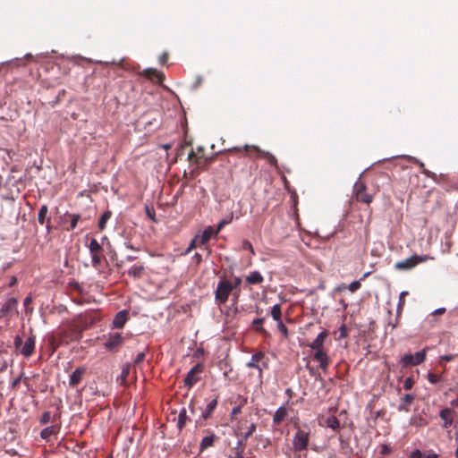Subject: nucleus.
Wrapping results in <instances>:
<instances>
[{
	"mask_svg": "<svg viewBox=\"0 0 458 458\" xmlns=\"http://www.w3.org/2000/svg\"><path fill=\"white\" fill-rule=\"evenodd\" d=\"M81 337V333L76 329H61L48 338V343L55 352L59 346L79 340Z\"/></svg>",
	"mask_w": 458,
	"mask_h": 458,
	"instance_id": "1",
	"label": "nucleus"
},
{
	"mask_svg": "<svg viewBox=\"0 0 458 458\" xmlns=\"http://www.w3.org/2000/svg\"><path fill=\"white\" fill-rule=\"evenodd\" d=\"M231 282L226 279H221L215 291V300L218 304H225L228 301L229 295L233 293Z\"/></svg>",
	"mask_w": 458,
	"mask_h": 458,
	"instance_id": "2",
	"label": "nucleus"
},
{
	"mask_svg": "<svg viewBox=\"0 0 458 458\" xmlns=\"http://www.w3.org/2000/svg\"><path fill=\"white\" fill-rule=\"evenodd\" d=\"M429 259H434L429 255H413L404 260L398 261L394 264V267L397 270H410L415 267L418 264L426 262Z\"/></svg>",
	"mask_w": 458,
	"mask_h": 458,
	"instance_id": "3",
	"label": "nucleus"
},
{
	"mask_svg": "<svg viewBox=\"0 0 458 458\" xmlns=\"http://www.w3.org/2000/svg\"><path fill=\"white\" fill-rule=\"evenodd\" d=\"M310 444V433L299 428L293 438V447L294 452H301L308 449Z\"/></svg>",
	"mask_w": 458,
	"mask_h": 458,
	"instance_id": "4",
	"label": "nucleus"
},
{
	"mask_svg": "<svg viewBox=\"0 0 458 458\" xmlns=\"http://www.w3.org/2000/svg\"><path fill=\"white\" fill-rule=\"evenodd\" d=\"M228 153H242L250 158H260L263 157L265 150H262L256 145H244L243 147H233L227 149Z\"/></svg>",
	"mask_w": 458,
	"mask_h": 458,
	"instance_id": "5",
	"label": "nucleus"
},
{
	"mask_svg": "<svg viewBox=\"0 0 458 458\" xmlns=\"http://www.w3.org/2000/svg\"><path fill=\"white\" fill-rule=\"evenodd\" d=\"M353 195L357 201L370 204L373 201V196L367 192V187L360 180L357 181L353 186Z\"/></svg>",
	"mask_w": 458,
	"mask_h": 458,
	"instance_id": "6",
	"label": "nucleus"
},
{
	"mask_svg": "<svg viewBox=\"0 0 458 458\" xmlns=\"http://www.w3.org/2000/svg\"><path fill=\"white\" fill-rule=\"evenodd\" d=\"M426 360V350L417 352L413 354H405L401 359L403 367L415 366L422 363Z\"/></svg>",
	"mask_w": 458,
	"mask_h": 458,
	"instance_id": "7",
	"label": "nucleus"
},
{
	"mask_svg": "<svg viewBox=\"0 0 458 458\" xmlns=\"http://www.w3.org/2000/svg\"><path fill=\"white\" fill-rule=\"evenodd\" d=\"M204 366L201 363H197L187 373L184 378V385L188 388H191L199 380V375L203 372Z\"/></svg>",
	"mask_w": 458,
	"mask_h": 458,
	"instance_id": "8",
	"label": "nucleus"
},
{
	"mask_svg": "<svg viewBox=\"0 0 458 458\" xmlns=\"http://www.w3.org/2000/svg\"><path fill=\"white\" fill-rule=\"evenodd\" d=\"M312 358L314 360L318 362V368L323 371L327 372L331 363V359L328 356L327 350H317L313 351Z\"/></svg>",
	"mask_w": 458,
	"mask_h": 458,
	"instance_id": "9",
	"label": "nucleus"
},
{
	"mask_svg": "<svg viewBox=\"0 0 458 458\" xmlns=\"http://www.w3.org/2000/svg\"><path fill=\"white\" fill-rule=\"evenodd\" d=\"M205 433L206 435L202 437L199 443V453H203L208 448L214 446L215 443L219 440V437L213 431L207 429Z\"/></svg>",
	"mask_w": 458,
	"mask_h": 458,
	"instance_id": "10",
	"label": "nucleus"
},
{
	"mask_svg": "<svg viewBox=\"0 0 458 458\" xmlns=\"http://www.w3.org/2000/svg\"><path fill=\"white\" fill-rule=\"evenodd\" d=\"M123 343V337L121 333H114L109 335L107 340L105 342L104 346L111 352H116Z\"/></svg>",
	"mask_w": 458,
	"mask_h": 458,
	"instance_id": "11",
	"label": "nucleus"
},
{
	"mask_svg": "<svg viewBox=\"0 0 458 458\" xmlns=\"http://www.w3.org/2000/svg\"><path fill=\"white\" fill-rule=\"evenodd\" d=\"M18 301L16 298H9L0 310L1 317H12L13 314L18 313L17 311Z\"/></svg>",
	"mask_w": 458,
	"mask_h": 458,
	"instance_id": "12",
	"label": "nucleus"
},
{
	"mask_svg": "<svg viewBox=\"0 0 458 458\" xmlns=\"http://www.w3.org/2000/svg\"><path fill=\"white\" fill-rule=\"evenodd\" d=\"M36 336L31 333L22 344L20 352L25 357H30L35 351Z\"/></svg>",
	"mask_w": 458,
	"mask_h": 458,
	"instance_id": "13",
	"label": "nucleus"
},
{
	"mask_svg": "<svg viewBox=\"0 0 458 458\" xmlns=\"http://www.w3.org/2000/svg\"><path fill=\"white\" fill-rule=\"evenodd\" d=\"M327 337H328V332L327 330H323L317 335V337L310 344H308V346L312 351L325 349L324 344Z\"/></svg>",
	"mask_w": 458,
	"mask_h": 458,
	"instance_id": "14",
	"label": "nucleus"
},
{
	"mask_svg": "<svg viewBox=\"0 0 458 458\" xmlns=\"http://www.w3.org/2000/svg\"><path fill=\"white\" fill-rule=\"evenodd\" d=\"M265 357V353L263 352H258L251 356L250 360L246 364L248 368H253L258 369L259 377H261L263 369L259 365V361H261Z\"/></svg>",
	"mask_w": 458,
	"mask_h": 458,
	"instance_id": "15",
	"label": "nucleus"
},
{
	"mask_svg": "<svg viewBox=\"0 0 458 458\" xmlns=\"http://www.w3.org/2000/svg\"><path fill=\"white\" fill-rule=\"evenodd\" d=\"M246 284L250 285L261 284L264 282V276L259 271H251L245 277Z\"/></svg>",
	"mask_w": 458,
	"mask_h": 458,
	"instance_id": "16",
	"label": "nucleus"
},
{
	"mask_svg": "<svg viewBox=\"0 0 458 458\" xmlns=\"http://www.w3.org/2000/svg\"><path fill=\"white\" fill-rule=\"evenodd\" d=\"M141 74L144 77H146L153 81H157V82H162L165 78L164 73L159 72L157 70L153 69V68H148V69L143 70Z\"/></svg>",
	"mask_w": 458,
	"mask_h": 458,
	"instance_id": "17",
	"label": "nucleus"
},
{
	"mask_svg": "<svg viewBox=\"0 0 458 458\" xmlns=\"http://www.w3.org/2000/svg\"><path fill=\"white\" fill-rule=\"evenodd\" d=\"M129 318V312L125 310H120L114 318L113 326L115 328H123Z\"/></svg>",
	"mask_w": 458,
	"mask_h": 458,
	"instance_id": "18",
	"label": "nucleus"
},
{
	"mask_svg": "<svg viewBox=\"0 0 458 458\" xmlns=\"http://www.w3.org/2000/svg\"><path fill=\"white\" fill-rule=\"evenodd\" d=\"M85 371L83 367L77 368L70 376L69 385L72 387L78 386L81 382Z\"/></svg>",
	"mask_w": 458,
	"mask_h": 458,
	"instance_id": "19",
	"label": "nucleus"
},
{
	"mask_svg": "<svg viewBox=\"0 0 458 458\" xmlns=\"http://www.w3.org/2000/svg\"><path fill=\"white\" fill-rule=\"evenodd\" d=\"M68 218L70 219L69 225L65 226L64 229L66 231H72L76 228L79 220L81 219V216L78 214H69L65 213L64 216V224L67 223Z\"/></svg>",
	"mask_w": 458,
	"mask_h": 458,
	"instance_id": "20",
	"label": "nucleus"
},
{
	"mask_svg": "<svg viewBox=\"0 0 458 458\" xmlns=\"http://www.w3.org/2000/svg\"><path fill=\"white\" fill-rule=\"evenodd\" d=\"M218 234V232L216 231V229L215 230L212 226H208L207 227L200 238H199V244L201 245H205L208 243V242L214 236H216Z\"/></svg>",
	"mask_w": 458,
	"mask_h": 458,
	"instance_id": "21",
	"label": "nucleus"
},
{
	"mask_svg": "<svg viewBox=\"0 0 458 458\" xmlns=\"http://www.w3.org/2000/svg\"><path fill=\"white\" fill-rule=\"evenodd\" d=\"M454 411L450 408H445L440 411V418L444 420V427L449 428L453 424Z\"/></svg>",
	"mask_w": 458,
	"mask_h": 458,
	"instance_id": "22",
	"label": "nucleus"
},
{
	"mask_svg": "<svg viewBox=\"0 0 458 458\" xmlns=\"http://www.w3.org/2000/svg\"><path fill=\"white\" fill-rule=\"evenodd\" d=\"M266 318H258L251 322V327L264 336H269V333L263 327Z\"/></svg>",
	"mask_w": 458,
	"mask_h": 458,
	"instance_id": "23",
	"label": "nucleus"
},
{
	"mask_svg": "<svg viewBox=\"0 0 458 458\" xmlns=\"http://www.w3.org/2000/svg\"><path fill=\"white\" fill-rule=\"evenodd\" d=\"M288 415V411L285 407L284 406H281L279 407L274 416H273V423L275 425H280L284 420L285 418L287 417Z\"/></svg>",
	"mask_w": 458,
	"mask_h": 458,
	"instance_id": "24",
	"label": "nucleus"
},
{
	"mask_svg": "<svg viewBox=\"0 0 458 458\" xmlns=\"http://www.w3.org/2000/svg\"><path fill=\"white\" fill-rule=\"evenodd\" d=\"M414 399H415V395L414 394H406L402 398V403H400V405L398 407V411H410V406L412 403V402L414 401Z\"/></svg>",
	"mask_w": 458,
	"mask_h": 458,
	"instance_id": "25",
	"label": "nucleus"
},
{
	"mask_svg": "<svg viewBox=\"0 0 458 458\" xmlns=\"http://www.w3.org/2000/svg\"><path fill=\"white\" fill-rule=\"evenodd\" d=\"M217 399L218 397H215L213 398L210 402H208V403L207 404L205 410L202 411V414H201V417L204 419V420H207L208 419L211 414L213 413V411L216 410V406H217Z\"/></svg>",
	"mask_w": 458,
	"mask_h": 458,
	"instance_id": "26",
	"label": "nucleus"
},
{
	"mask_svg": "<svg viewBox=\"0 0 458 458\" xmlns=\"http://www.w3.org/2000/svg\"><path fill=\"white\" fill-rule=\"evenodd\" d=\"M145 272L143 265H134L128 270V275L134 279H140Z\"/></svg>",
	"mask_w": 458,
	"mask_h": 458,
	"instance_id": "27",
	"label": "nucleus"
},
{
	"mask_svg": "<svg viewBox=\"0 0 458 458\" xmlns=\"http://www.w3.org/2000/svg\"><path fill=\"white\" fill-rule=\"evenodd\" d=\"M322 425L330 428L335 431H337L340 428V421L335 416H329L326 418Z\"/></svg>",
	"mask_w": 458,
	"mask_h": 458,
	"instance_id": "28",
	"label": "nucleus"
},
{
	"mask_svg": "<svg viewBox=\"0 0 458 458\" xmlns=\"http://www.w3.org/2000/svg\"><path fill=\"white\" fill-rule=\"evenodd\" d=\"M48 214V207L47 205H42L39 208L38 213V221L40 225H45L46 221L47 219H50V217L47 216Z\"/></svg>",
	"mask_w": 458,
	"mask_h": 458,
	"instance_id": "29",
	"label": "nucleus"
},
{
	"mask_svg": "<svg viewBox=\"0 0 458 458\" xmlns=\"http://www.w3.org/2000/svg\"><path fill=\"white\" fill-rule=\"evenodd\" d=\"M57 432L58 428L56 426L47 427L40 432V437L45 440H48L51 436L56 435Z\"/></svg>",
	"mask_w": 458,
	"mask_h": 458,
	"instance_id": "30",
	"label": "nucleus"
},
{
	"mask_svg": "<svg viewBox=\"0 0 458 458\" xmlns=\"http://www.w3.org/2000/svg\"><path fill=\"white\" fill-rule=\"evenodd\" d=\"M92 266L95 269L100 270L101 263L105 259V256L102 252L91 253Z\"/></svg>",
	"mask_w": 458,
	"mask_h": 458,
	"instance_id": "31",
	"label": "nucleus"
},
{
	"mask_svg": "<svg viewBox=\"0 0 458 458\" xmlns=\"http://www.w3.org/2000/svg\"><path fill=\"white\" fill-rule=\"evenodd\" d=\"M261 158H264L270 165L274 166L276 169H279L276 157L270 152L265 151Z\"/></svg>",
	"mask_w": 458,
	"mask_h": 458,
	"instance_id": "32",
	"label": "nucleus"
},
{
	"mask_svg": "<svg viewBox=\"0 0 458 458\" xmlns=\"http://www.w3.org/2000/svg\"><path fill=\"white\" fill-rule=\"evenodd\" d=\"M89 250L90 254L103 252L102 246L99 244V242L95 238H92L90 240L89 244Z\"/></svg>",
	"mask_w": 458,
	"mask_h": 458,
	"instance_id": "33",
	"label": "nucleus"
},
{
	"mask_svg": "<svg viewBox=\"0 0 458 458\" xmlns=\"http://www.w3.org/2000/svg\"><path fill=\"white\" fill-rule=\"evenodd\" d=\"M270 315L274 320L281 321L282 320V309L280 304H276L272 307Z\"/></svg>",
	"mask_w": 458,
	"mask_h": 458,
	"instance_id": "34",
	"label": "nucleus"
},
{
	"mask_svg": "<svg viewBox=\"0 0 458 458\" xmlns=\"http://www.w3.org/2000/svg\"><path fill=\"white\" fill-rule=\"evenodd\" d=\"M112 216V212L110 210L105 211L98 221V227L100 230H103L106 227V222L110 219Z\"/></svg>",
	"mask_w": 458,
	"mask_h": 458,
	"instance_id": "35",
	"label": "nucleus"
},
{
	"mask_svg": "<svg viewBox=\"0 0 458 458\" xmlns=\"http://www.w3.org/2000/svg\"><path fill=\"white\" fill-rule=\"evenodd\" d=\"M427 378L429 383L436 385L439 382L444 381L443 374H437L433 372H428L427 375Z\"/></svg>",
	"mask_w": 458,
	"mask_h": 458,
	"instance_id": "36",
	"label": "nucleus"
},
{
	"mask_svg": "<svg viewBox=\"0 0 458 458\" xmlns=\"http://www.w3.org/2000/svg\"><path fill=\"white\" fill-rule=\"evenodd\" d=\"M187 415L186 410L182 409L178 415L177 427L180 430H182L186 424Z\"/></svg>",
	"mask_w": 458,
	"mask_h": 458,
	"instance_id": "37",
	"label": "nucleus"
},
{
	"mask_svg": "<svg viewBox=\"0 0 458 458\" xmlns=\"http://www.w3.org/2000/svg\"><path fill=\"white\" fill-rule=\"evenodd\" d=\"M360 286H361L360 281H353L348 286H346L345 284H342L341 286H339L338 289L343 290V289L348 288L352 293H354L357 290H359L360 288Z\"/></svg>",
	"mask_w": 458,
	"mask_h": 458,
	"instance_id": "38",
	"label": "nucleus"
},
{
	"mask_svg": "<svg viewBox=\"0 0 458 458\" xmlns=\"http://www.w3.org/2000/svg\"><path fill=\"white\" fill-rule=\"evenodd\" d=\"M233 216L231 214L229 216L221 220L216 226V231L219 233L226 225H229L233 221Z\"/></svg>",
	"mask_w": 458,
	"mask_h": 458,
	"instance_id": "39",
	"label": "nucleus"
},
{
	"mask_svg": "<svg viewBox=\"0 0 458 458\" xmlns=\"http://www.w3.org/2000/svg\"><path fill=\"white\" fill-rule=\"evenodd\" d=\"M277 325V329L279 330V332L284 335V338H287L288 337V328L285 327V325L283 323V321H277L276 322Z\"/></svg>",
	"mask_w": 458,
	"mask_h": 458,
	"instance_id": "40",
	"label": "nucleus"
},
{
	"mask_svg": "<svg viewBox=\"0 0 458 458\" xmlns=\"http://www.w3.org/2000/svg\"><path fill=\"white\" fill-rule=\"evenodd\" d=\"M257 425L255 423H251L248 428V430L243 433V439L247 440L249 437L252 436V434L256 431Z\"/></svg>",
	"mask_w": 458,
	"mask_h": 458,
	"instance_id": "41",
	"label": "nucleus"
},
{
	"mask_svg": "<svg viewBox=\"0 0 458 458\" xmlns=\"http://www.w3.org/2000/svg\"><path fill=\"white\" fill-rule=\"evenodd\" d=\"M242 249L244 250H250L251 255H253V256L255 255L254 248H253L252 244L250 243V242H249L248 240H244L242 242Z\"/></svg>",
	"mask_w": 458,
	"mask_h": 458,
	"instance_id": "42",
	"label": "nucleus"
},
{
	"mask_svg": "<svg viewBox=\"0 0 458 458\" xmlns=\"http://www.w3.org/2000/svg\"><path fill=\"white\" fill-rule=\"evenodd\" d=\"M246 403V400L243 399L238 406H235L231 412V416L234 417L242 412V406Z\"/></svg>",
	"mask_w": 458,
	"mask_h": 458,
	"instance_id": "43",
	"label": "nucleus"
},
{
	"mask_svg": "<svg viewBox=\"0 0 458 458\" xmlns=\"http://www.w3.org/2000/svg\"><path fill=\"white\" fill-rule=\"evenodd\" d=\"M456 355H454V354H447V355H443L439 358V364L440 365H443L445 362H449L451 360H453L454 359Z\"/></svg>",
	"mask_w": 458,
	"mask_h": 458,
	"instance_id": "44",
	"label": "nucleus"
},
{
	"mask_svg": "<svg viewBox=\"0 0 458 458\" xmlns=\"http://www.w3.org/2000/svg\"><path fill=\"white\" fill-rule=\"evenodd\" d=\"M50 420H51V412L45 411L40 418V423L45 425V424H47Z\"/></svg>",
	"mask_w": 458,
	"mask_h": 458,
	"instance_id": "45",
	"label": "nucleus"
},
{
	"mask_svg": "<svg viewBox=\"0 0 458 458\" xmlns=\"http://www.w3.org/2000/svg\"><path fill=\"white\" fill-rule=\"evenodd\" d=\"M414 385V380L412 379V377H409L407 378H405L404 382H403V388L405 390H410L412 388Z\"/></svg>",
	"mask_w": 458,
	"mask_h": 458,
	"instance_id": "46",
	"label": "nucleus"
},
{
	"mask_svg": "<svg viewBox=\"0 0 458 458\" xmlns=\"http://www.w3.org/2000/svg\"><path fill=\"white\" fill-rule=\"evenodd\" d=\"M405 304V299L399 296L398 307H397V318L401 316L403 309Z\"/></svg>",
	"mask_w": 458,
	"mask_h": 458,
	"instance_id": "47",
	"label": "nucleus"
},
{
	"mask_svg": "<svg viewBox=\"0 0 458 458\" xmlns=\"http://www.w3.org/2000/svg\"><path fill=\"white\" fill-rule=\"evenodd\" d=\"M242 282V280L240 276H234L233 282H231V286L233 287V291L238 289L239 286L241 285Z\"/></svg>",
	"mask_w": 458,
	"mask_h": 458,
	"instance_id": "48",
	"label": "nucleus"
},
{
	"mask_svg": "<svg viewBox=\"0 0 458 458\" xmlns=\"http://www.w3.org/2000/svg\"><path fill=\"white\" fill-rule=\"evenodd\" d=\"M392 452V448L388 445H382L380 446V454L382 455H388Z\"/></svg>",
	"mask_w": 458,
	"mask_h": 458,
	"instance_id": "49",
	"label": "nucleus"
},
{
	"mask_svg": "<svg viewBox=\"0 0 458 458\" xmlns=\"http://www.w3.org/2000/svg\"><path fill=\"white\" fill-rule=\"evenodd\" d=\"M339 333H340V334H339V337H338L339 339H344V338H345V337L347 336V335H348V329H347V327H346V326H345V325H342V326L340 327V328H339Z\"/></svg>",
	"mask_w": 458,
	"mask_h": 458,
	"instance_id": "50",
	"label": "nucleus"
},
{
	"mask_svg": "<svg viewBox=\"0 0 458 458\" xmlns=\"http://www.w3.org/2000/svg\"><path fill=\"white\" fill-rule=\"evenodd\" d=\"M145 359V352H139L134 359V365H140Z\"/></svg>",
	"mask_w": 458,
	"mask_h": 458,
	"instance_id": "51",
	"label": "nucleus"
},
{
	"mask_svg": "<svg viewBox=\"0 0 458 458\" xmlns=\"http://www.w3.org/2000/svg\"><path fill=\"white\" fill-rule=\"evenodd\" d=\"M199 157H197L196 153H195L193 150H191V151L189 153V155H188V160H189L190 162H194V163H196V164H199Z\"/></svg>",
	"mask_w": 458,
	"mask_h": 458,
	"instance_id": "52",
	"label": "nucleus"
},
{
	"mask_svg": "<svg viewBox=\"0 0 458 458\" xmlns=\"http://www.w3.org/2000/svg\"><path fill=\"white\" fill-rule=\"evenodd\" d=\"M14 347L16 350H21V346H22V339L21 336L19 335H16L15 338H14Z\"/></svg>",
	"mask_w": 458,
	"mask_h": 458,
	"instance_id": "53",
	"label": "nucleus"
},
{
	"mask_svg": "<svg viewBox=\"0 0 458 458\" xmlns=\"http://www.w3.org/2000/svg\"><path fill=\"white\" fill-rule=\"evenodd\" d=\"M423 457H424V454L418 449L412 451L410 454V458H423Z\"/></svg>",
	"mask_w": 458,
	"mask_h": 458,
	"instance_id": "54",
	"label": "nucleus"
},
{
	"mask_svg": "<svg viewBox=\"0 0 458 458\" xmlns=\"http://www.w3.org/2000/svg\"><path fill=\"white\" fill-rule=\"evenodd\" d=\"M129 373H130V368L129 366H126L122 370V374H121V377L123 380H126L127 377L129 376Z\"/></svg>",
	"mask_w": 458,
	"mask_h": 458,
	"instance_id": "55",
	"label": "nucleus"
},
{
	"mask_svg": "<svg viewBox=\"0 0 458 458\" xmlns=\"http://www.w3.org/2000/svg\"><path fill=\"white\" fill-rule=\"evenodd\" d=\"M168 60V54L167 53H163L160 57H159V63L162 64V65H165L166 64Z\"/></svg>",
	"mask_w": 458,
	"mask_h": 458,
	"instance_id": "56",
	"label": "nucleus"
},
{
	"mask_svg": "<svg viewBox=\"0 0 458 458\" xmlns=\"http://www.w3.org/2000/svg\"><path fill=\"white\" fill-rule=\"evenodd\" d=\"M71 287L74 290H76L77 292H79L80 293H82V287L81 286V284L77 282H72L71 283Z\"/></svg>",
	"mask_w": 458,
	"mask_h": 458,
	"instance_id": "57",
	"label": "nucleus"
},
{
	"mask_svg": "<svg viewBox=\"0 0 458 458\" xmlns=\"http://www.w3.org/2000/svg\"><path fill=\"white\" fill-rule=\"evenodd\" d=\"M421 172H422V174H424L428 177H433L435 175L433 173H431L430 171L427 170L426 168H423L421 170Z\"/></svg>",
	"mask_w": 458,
	"mask_h": 458,
	"instance_id": "58",
	"label": "nucleus"
},
{
	"mask_svg": "<svg viewBox=\"0 0 458 458\" xmlns=\"http://www.w3.org/2000/svg\"><path fill=\"white\" fill-rule=\"evenodd\" d=\"M45 225H46L47 233H50L52 231V225H51L50 219H47V221H46Z\"/></svg>",
	"mask_w": 458,
	"mask_h": 458,
	"instance_id": "59",
	"label": "nucleus"
},
{
	"mask_svg": "<svg viewBox=\"0 0 458 458\" xmlns=\"http://www.w3.org/2000/svg\"><path fill=\"white\" fill-rule=\"evenodd\" d=\"M31 301H32V298L30 296H27L23 301V304H24V306H28L31 303Z\"/></svg>",
	"mask_w": 458,
	"mask_h": 458,
	"instance_id": "60",
	"label": "nucleus"
},
{
	"mask_svg": "<svg viewBox=\"0 0 458 458\" xmlns=\"http://www.w3.org/2000/svg\"><path fill=\"white\" fill-rule=\"evenodd\" d=\"M232 293H233V295L234 297V300L237 301V299H238V297L240 295V289L234 290Z\"/></svg>",
	"mask_w": 458,
	"mask_h": 458,
	"instance_id": "61",
	"label": "nucleus"
},
{
	"mask_svg": "<svg viewBox=\"0 0 458 458\" xmlns=\"http://www.w3.org/2000/svg\"><path fill=\"white\" fill-rule=\"evenodd\" d=\"M232 293H233V295L234 297V300L237 301V299H238V297L240 295V289L234 290Z\"/></svg>",
	"mask_w": 458,
	"mask_h": 458,
	"instance_id": "62",
	"label": "nucleus"
},
{
	"mask_svg": "<svg viewBox=\"0 0 458 458\" xmlns=\"http://www.w3.org/2000/svg\"><path fill=\"white\" fill-rule=\"evenodd\" d=\"M437 457H438V455L437 454L432 453V454H429L427 455L424 454L423 458H437Z\"/></svg>",
	"mask_w": 458,
	"mask_h": 458,
	"instance_id": "63",
	"label": "nucleus"
},
{
	"mask_svg": "<svg viewBox=\"0 0 458 458\" xmlns=\"http://www.w3.org/2000/svg\"><path fill=\"white\" fill-rule=\"evenodd\" d=\"M445 311V309L444 308H440V309H437L434 313L435 314H442Z\"/></svg>",
	"mask_w": 458,
	"mask_h": 458,
	"instance_id": "64",
	"label": "nucleus"
}]
</instances>
